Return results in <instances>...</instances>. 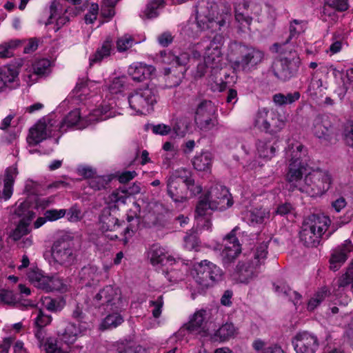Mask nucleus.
<instances>
[{
    "instance_id": "obj_1",
    "label": "nucleus",
    "mask_w": 353,
    "mask_h": 353,
    "mask_svg": "<svg viewBox=\"0 0 353 353\" xmlns=\"http://www.w3.org/2000/svg\"><path fill=\"white\" fill-rule=\"evenodd\" d=\"M195 11L196 24L201 30L223 32L229 26L230 13H218V6L214 1L200 0L195 7Z\"/></svg>"
},
{
    "instance_id": "obj_2",
    "label": "nucleus",
    "mask_w": 353,
    "mask_h": 353,
    "mask_svg": "<svg viewBox=\"0 0 353 353\" xmlns=\"http://www.w3.org/2000/svg\"><path fill=\"white\" fill-rule=\"evenodd\" d=\"M228 56L234 70L250 72L257 68L263 61V51L252 46L232 42L229 46Z\"/></svg>"
},
{
    "instance_id": "obj_3",
    "label": "nucleus",
    "mask_w": 353,
    "mask_h": 353,
    "mask_svg": "<svg viewBox=\"0 0 353 353\" xmlns=\"http://www.w3.org/2000/svg\"><path fill=\"white\" fill-rule=\"evenodd\" d=\"M288 183L292 190L296 188L313 197L321 196L330 189L332 177L327 170L316 168L308 172L304 179L302 175L296 182Z\"/></svg>"
},
{
    "instance_id": "obj_4",
    "label": "nucleus",
    "mask_w": 353,
    "mask_h": 353,
    "mask_svg": "<svg viewBox=\"0 0 353 353\" xmlns=\"http://www.w3.org/2000/svg\"><path fill=\"white\" fill-rule=\"evenodd\" d=\"M274 48L276 52L282 54V57L274 61L272 68L274 76L281 80L287 81L294 77L299 70L301 59L297 52L287 46L286 43H276Z\"/></svg>"
},
{
    "instance_id": "obj_5",
    "label": "nucleus",
    "mask_w": 353,
    "mask_h": 353,
    "mask_svg": "<svg viewBox=\"0 0 353 353\" xmlns=\"http://www.w3.org/2000/svg\"><path fill=\"white\" fill-rule=\"evenodd\" d=\"M306 148L299 142L289 141L285 149V159L289 161L288 168L285 176L288 183H294L303 173L308 171L307 163Z\"/></svg>"
},
{
    "instance_id": "obj_6",
    "label": "nucleus",
    "mask_w": 353,
    "mask_h": 353,
    "mask_svg": "<svg viewBox=\"0 0 353 353\" xmlns=\"http://www.w3.org/2000/svg\"><path fill=\"white\" fill-rule=\"evenodd\" d=\"M268 245L263 243L256 249L254 258L251 260L241 261L233 273V278L242 283H248L256 278L261 264L264 263L268 252Z\"/></svg>"
},
{
    "instance_id": "obj_7",
    "label": "nucleus",
    "mask_w": 353,
    "mask_h": 353,
    "mask_svg": "<svg viewBox=\"0 0 353 353\" xmlns=\"http://www.w3.org/2000/svg\"><path fill=\"white\" fill-rule=\"evenodd\" d=\"M196 274L194 281L198 285L197 288L192 293L194 299L196 293H201L204 290L212 286L215 282L221 280L222 270L213 263L203 260L194 265Z\"/></svg>"
},
{
    "instance_id": "obj_8",
    "label": "nucleus",
    "mask_w": 353,
    "mask_h": 353,
    "mask_svg": "<svg viewBox=\"0 0 353 353\" xmlns=\"http://www.w3.org/2000/svg\"><path fill=\"white\" fill-rule=\"evenodd\" d=\"M92 303L95 307H103L108 311H123L128 305L120 290L111 285L101 289L93 297Z\"/></svg>"
},
{
    "instance_id": "obj_9",
    "label": "nucleus",
    "mask_w": 353,
    "mask_h": 353,
    "mask_svg": "<svg viewBox=\"0 0 353 353\" xmlns=\"http://www.w3.org/2000/svg\"><path fill=\"white\" fill-rule=\"evenodd\" d=\"M157 102V90L148 86L136 89L128 96L129 105L137 114L150 113Z\"/></svg>"
},
{
    "instance_id": "obj_10",
    "label": "nucleus",
    "mask_w": 353,
    "mask_h": 353,
    "mask_svg": "<svg viewBox=\"0 0 353 353\" xmlns=\"http://www.w3.org/2000/svg\"><path fill=\"white\" fill-rule=\"evenodd\" d=\"M51 255L57 263L62 265H71L76 259L72 238L65 234L55 240L51 248Z\"/></svg>"
},
{
    "instance_id": "obj_11",
    "label": "nucleus",
    "mask_w": 353,
    "mask_h": 353,
    "mask_svg": "<svg viewBox=\"0 0 353 353\" xmlns=\"http://www.w3.org/2000/svg\"><path fill=\"white\" fill-rule=\"evenodd\" d=\"M185 172V168L177 169L167 179L168 194L176 203H183L188 200V192L183 185Z\"/></svg>"
},
{
    "instance_id": "obj_12",
    "label": "nucleus",
    "mask_w": 353,
    "mask_h": 353,
    "mask_svg": "<svg viewBox=\"0 0 353 353\" xmlns=\"http://www.w3.org/2000/svg\"><path fill=\"white\" fill-rule=\"evenodd\" d=\"M223 43V36L222 34L217 33L205 48L204 60L212 70H220L222 68L223 54L221 48Z\"/></svg>"
},
{
    "instance_id": "obj_13",
    "label": "nucleus",
    "mask_w": 353,
    "mask_h": 353,
    "mask_svg": "<svg viewBox=\"0 0 353 353\" xmlns=\"http://www.w3.org/2000/svg\"><path fill=\"white\" fill-rule=\"evenodd\" d=\"M205 196L209 198L212 210H224L233 204L229 190L222 185L212 187Z\"/></svg>"
},
{
    "instance_id": "obj_14",
    "label": "nucleus",
    "mask_w": 353,
    "mask_h": 353,
    "mask_svg": "<svg viewBox=\"0 0 353 353\" xmlns=\"http://www.w3.org/2000/svg\"><path fill=\"white\" fill-rule=\"evenodd\" d=\"M55 121L49 119L48 122L39 121L30 130L27 138L30 145H35L48 137L55 136L57 130L54 126Z\"/></svg>"
},
{
    "instance_id": "obj_15",
    "label": "nucleus",
    "mask_w": 353,
    "mask_h": 353,
    "mask_svg": "<svg viewBox=\"0 0 353 353\" xmlns=\"http://www.w3.org/2000/svg\"><path fill=\"white\" fill-rule=\"evenodd\" d=\"M292 344L296 353H315L319 345L317 337L307 332L297 333Z\"/></svg>"
},
{
    "instance_id": "obj_16",
    "label": "nucleus",
    "mask_w": 353,
    "mask_h": 353,
    "mask_svg": "<svg viewBox=\"0 0 353 353\" xmlns=\"http://www.w3.org/2000/svg\"><path fill=\"white\" fill-rule=\"evenodd\" d=\"M274 117L275 114L274 112L270 113L266 108L260 109L254 119V126L267 132L276 133L284 127L285 122L283 120L278 119V123H276L275 125L271 124L268 119L274 120Z\"/></svg>"
},
{
    "instance_id": "obj_17",
    "label": "nucleus",
    "mask_w": 353,
    "mask_h": 353,
    "mask_svg": "<svg viewBox=\"0 0 353 353\" xmlns=\"http://www.w3.org/2000/svg\"><path fill=\"white\" fill-rule=\"evenodd\" d=\"M55 123L57 122L55 121ZM90 124L88 116L82 117L79 110L74 109L70 112L61 122L54 123V126L57 132L63 133L73 126H77V128L81 129Z\"/></svg>"
},
{
    "instance_id": "obj_18",
    "label": "nucleus",
    "mask_w": 353,
    "mask_h": 353,
    "mask_svg": "<svg viewBox=\"0 0 353 353\" xmlns=\"http://www.w3.org/2000/svg\"><path fill=\"white\" fill-rule=\"evenodd\" d=\"M207 316L205 310H199L190 317L189 321L185 324L184 327L190 333L205 336L208 334Z\"/></svg>"
},
{
    "instance_id": "obj_19",
    "label": "nucleus",
    "mask_w": 353,
    "mask_h": 353,
    "mask_svg": "<svg viewBox=\"0 0 353 353\" xmlns=\"http://www.w3.org/2000/svg\"><path fill=\"white\" fill-rule=\"evenodd\" d=\"M239 229L235 227L224 238L225 248L221 252V256L224 263H230L241 252V246L237 238L236 237L235 232Z\"/></svg>"
},
{
    "instance_id": "obj_20",
    "label": "nucleus",
    "mask_w": 353,
    "mask_h": 353,
    "mask_svg": "<svg viewBox=\"0 0 353 353\" xmlns=\"http://www.w3.org/2000/svg\"><path fill=\"white\" fill-rule=\"evenodd\" d=\"M85 331L86 329L82 325L68 322L63 329L57 332V335L64 344L70 347L79 337L84 335Z\"/></svg>"
},
{
    "instance_id": "obj_21",
    "label": "nucleus",
    "mask_w": 353,
    "mask_h": 353,
    "mask_svg": "<svg viewBox=\"0 0 353 353\" xmlns=\"http://www.w3.org/2000/svg\"><path fill=\"white\" fill-rule=\"evenodd\" d=\"M353 252V244L350 240H345L343 244L332 251L330 262V268L337 270L347 260L350 252Z\"/></svg>"
},
{
    "instance_id": "obj_22",
    "label": "nucleus",
    "mask_w": 353,
    "mask_h": 353,
    "mask_svg": "<svg viewBox=\"0 0 353 353\" xmlns=\"http://www.w3.org/2000/svg\"><path fill=\"white\" fill-rule=\"evenodd\" d=\"M34 336L38 341V345L46 353H70V351L65 350L57 345V340L54 337H46V333L42 328L37 327L34 332Z\"/></svg>"
},
{
    "instance_id": "obj_23",
    "label": "nucleus",
    "mask_w": 353,
    "mask_h": 353,
    "mask_svg": "<svg viewBox=\"0 0 353 353\" xmlns=\"http://www.w3.org/2000/svg\"><path fill=\"white\" fill-rule=\"evenodd\" d=\"M332 122L327 115L320 114L313 120L312 131L319 139H327L332 133Z\"/></svg>"
},
{
    "instance_id": "obj_24",
    "label": "nucleus",
    "mask_w": 353,
    "mask_h": 353,
    "mask_svg": "<svg viewBox=\"0 0 353 353\" xmlns=\"http://www.w3.org/2000/svg\"><path fill=\"white\" fill-rule=\"evenodd\" d=\"M330 222V218L327 216L323 214H312L305 219L303 223L322 237L325 234Z\"/></svg>"
},
{
    "instance_id": "obj_25",
    "label": "nucleus",
    "mask_w": 353,
    "mask_h": 353,
    "mask_svg": "<svg viewBox=\"0 0 353 353\" xmlns=\"http://www.w3.org/2000/svg\"><path fill=\"white\" fill-rule=\"evenodd\" d=\"M148 258L153 265L172 264L174 259L164 249L158 245H153L148 251Z\"/></svg>"
},
{
    "instance_id": "obj_26",
    "label": "nucleus",
    "mask_w": 353,
    "mask_h": 353,
    "mask_svg": "<svg viewBox=\"0 0 353 353\" xmlns=\"http://www.w3.org/2000/svg\"><path fill=\"white\" fill-rule=\"evenodd\" d=\"M101 274L97 267L89 265L83 267L79 272V279L85 286L94 285L99 283Z\"/></svg>"
},
{
    "instance_id": "obj_27",
    "label": "nucleus",
    "mask_w": 353,
    "mask_h": 353,
    "mask_svg": "<svg viewBox=\"0 0 353 353\" xmlns=\"http://www.w3.org/2000/svg\"><path fill=\"white\" fill-rule=\"evenodd\" d=\"M155 70L152 65H148L143 63H134L128 69V74L132 79L137 81H142L148 78Z\"/></svg>"
},
{
    "instance_id": "obj_28",
    "label": "nucleus",
    "mask_w": 353,
    "mask_h": 353,
    "mask_svg": "<svg viewBox=\"0 0 353 353\" xmlns=\"http://www.w3.org/2000/svg\"><path fill=\"white\" fill-rule=\"evenodd\" d=\"M270 216V211L266 208H254L248 211L245 216L248 223L254 226L265 223L269 220Z\"/></svg>"
},
{
    "instance_id": "obj_29",
    "label": "nucleus",
    "mask_w": 353,
    "mask_h": 353,
    "mask_svg": "<svg viewBox=\"0 0 353 353\" xmlns=\"http://www.w3.org/2000/svg\"><path fill=\"white\" fill-rule=\"evenodd\" d=\"M27 279L35 288L44 291L47 288V281H49V276L38 268H30L27 272Z\"/></svg>"
},
{
    "instance_id": "obj_30",
    "label": "nucleus",
    "mask_w": 353,
    "mask_h": 353,
    "mask_svg": "<svg viewBox=\"0 0 353 353\" xmlns=\"http://www.w3.org/2000/svg\"><path fill=\"white\" fill-rule=\"evenodd\" d=\"M113 50L114 45L112 41L111 38L108 37L103 42L101 46L97 50L95 53L90 56L89 59L90 65L101 62L103 59L108 57Z\"/></svg>"
},
{
    "instance_id": "obj_31",
    "label": "nucleus",
    "mask_w": 353,
    "mask_h": 353,
    "mask_svg": "<svg viewBox=\"0 0 353 353\" xmlns=\"http://www.w3.org/2000/svg\"><path fill=\"white\" fill-rule=\"evenodd\" d=\"M32 74L28 75L30 81H34L37 77L48 75L50 73V61L47 59L35 61L31 67Z\"/></svg>"
},
{
    "instance_id": "obj_32",
    "label": "nucleus",
    "mask_w": 353,
    "mask_h": 353,
    "mask_svg": "<svg viewBox=\"0 0 353 353\" xmlns=\"http://www.w3.org/2000/svg\"><path fill=\"white\" fill-rule=\"evenodd\" d=\"M61 6L57 0H53L50 6V17L46 22V24H51L54 21H57V25L61 26L65 25L68 21L69 18L65 14L61 15Z\"/></svg>"
},
{
    "instance_id": "obj_33",
    "label": "nucleus",
    "mask_w": 353,
    "mask_h": 353,
    "mask_svg": "<svg viewBox=\"0 0 353 353\" xmlns=\"http://www.w3.org/2000/svg\"><path fill=\"white\" fill-rule=\"evenodd\" d=\"M321 238L318 233L303 223L302 230L300 232V239L305 245L316 247L319 244Z\"/></svg>"
},
{
    "instance_id": "obj_34",
    "label": "nucleus",
    "mask_w": 353,
    "mask_h": 353,
    "mask_svg": "<svg viewBox=\"0 0 353 353\" xmlns=\"http://www.w3.org/2000/svg\"><path fill=\"white\" fill-rule=\"evenodd\" d=\"M235 327L232 323H226L221 326L210 338L213 341L224 342L233 337L235 334Z\"/></svg>"
},
{
    "instance_id": "obj_35",
    "label": "nucleus",
    "mask_w": 353,
    "mask_h": 353,
    "mask_svg": "<svg viewBox=\"0 0 353 353\" xmlns=\"http://www.w3.org/2000/svg\"><path fill=\"white\" fill-rule=\"evenodd\" d=\"M112 312L107 315L100 325L101 330L114 329L120 325L123 321L124 318L121 314L122 311H111Z\"/></svg>"
},
{
    "instance_id": "obj_36",
    "label": "nucleus",
    "mask_w": 353,
    "mask_h": 353,
    "mask_svg": "<svg viewBox=\"0 0 353 353\" xmlns=\"http://www.w3.org/2000/svg\"><path fill=\"white\" fill-rule=\"evenodd\" d=\"M256 150L259 157L270 160L275 154L276 147L269 141L259 140L256 143Z\"/></svg>"
},
{
    "instance_id": "obj_37",
    "label": "nucleus",
    "mask_w": 353,
    "mask_h": 353,
    "mask_svg": "<svg viewBox=\"0 0 353 353\" xmlns=\"http://www.w3.org/2000/svg\"><path fill=\"white\" fill-rule=\"evenodd\" d=\"M212 163V155L210 152H204L196 154L192 159L194 168L199 171L208 170Z\"/></svg>"
},
{
    "instance_id": "obj_38",
    "label": "nucleus",
    "mask_w": 353,
    "mask_h": 353,
    "mask_svg": "<svg viewBox=\"0 0 353 353\" xmlns=\"http://www.w3.org/2000/svg\"><path fill=\"white\" fill-rule=\"evenodd\" d=\"M215 108L211 101L203 100L197 106L195 112L194 120H198L206 117H213Z\"/></svg>"
},
{
    "instance_id": "obj_39",
    "label": "nucleus",
    "mask_w": 353,
    "mask_h": 353,
    "mask_svg": "<svg viewBox=\"0 0 353 353\" xmlns=\"http://www.w3.org/2000/svg\"><path fill=\"white\" fill-rule=\"evenodd\" d=\"M275 292L279 295H283L289 298L294 304L296 305L301 299V295L295 291H292L288 285L285 283H281L278 285H274Z\"/></svg>"
},
{
    "instance_id": "obj_40",
    "label": "nucleus",
    "mask_w": 353,
    "mask_h": 353,
    "mask_svg": "<svg viewBox=\"0 0 353 353\" xmlns=\"http://www.w3.org/2000/svg\"><path fill=\"white\" fill-rule=\"evenodd\" d=\"M340 74L341 81L339 83L340 94H345L347 91L353 90V68H349L345 72Z\"/></svg>"
},
{
    "instance_id": "obj_41",
    "label": "nucleus",
    "mask_w": 353,
    "mask_h": 353,
    "mask_svg": "<svg viewBox=\"0 0 353 353\" xmlns=\"http://www.w3.org/2000/svg\"><path fill=\"white\" fill-rule=\"evenodd\" d=\"M14 214L21 217V220L27 221H30L34 217V213L30 210L29 203L25 201L16 203Z\"/></svg>"
},
{
    "instance_id": "obj_42",
    "label": "nucleus",
    "mask_w": 353,
    "mask_h": 353,
    "mask_svg": "<svg viewBox=\"0 0 353 353\" xmlns=\"http://www.w3.org/2000/svg\"><path fill=\"white\" fill-rule=\"evenodd\" d=\"M190 125V120L186 117H180L175 119L174 124L172 125V130L176 136L183 137Z\"/></svg>"
},
{
    "instance_id": "obj_43",
    "label": "nucleus",
    "mask_w": 353,
    "mask_h": 353,
    "mask_svg": "<svg viewBox=\"0 0 353 353\" xmlns=\"http://www.w3.org/2000/svg\"><path fill=\"white\" fill-rule=\"evenodd\" d=\"M18 71L14 66L6 65L0 70V81L5 85H8L12 83L18 77Z\"/></svg>"
},
{
    "instance_id": "obj_44",
    "label": "nucleus",
    "mask_w": 353,
    "mask_h": 353,
    "mask_svg": "<svg viewBox=\"0 0 353 353\" xmlns=\"http://www.w3.org/2000/svg\"><path fill=\"white\" fill-rule=\"evenodd\" d=\"M306 28H307V22L305 21L294 19L290 23V36H289L288 39L283 43H287V46H290L291 48H293L291 45L289 44L290 39H291L292 37H294L299 35L301 33L304 32L305 30H306Z\"/></svg>"
},
{
    "instance_id": "obj_45",
    "label": "nucleus",
    "mask_w": 353,
    "mask_h": 353,
    "mask_svg": "<svg viewBox=\"0 0 353 353\" xmlns=\"http://www.w3.org/2000/svg\"><path fill=\"white\" fill-rule=\"evenodd\" d=\"M299 98L300 93L299 92L288 93L286 95L282 93H278L273 96V101L278 105H285L292 104V103L298 101Z\"/></svg>"
},
{
    "instance_id": "obj_46",
    "label": "nucleus",
    "mask_w": 353,
    "mask_h": 353,
    "mask_svg": "<svg viewBox=\"0 0 353 353\" xmlns=\"http://www.w3.org/2000/svg\"><path fill=\"white\" fill-rule=\"evenodd\" d=\"M100 223L101 228L103 232L114 231L119 227L118 219L110 213L101 216Z\"/></svg>"
},
{
    "instance_id": "obj_47",
    "label": "nucleus",
    "mask_w": 353,
    "mask_h": 353,
    "mask_svg": "<svg viewBox=\"0 0 353 353\" xmlns=\"http://www.w3.org/2000/svg\"><path fill=\"white\" fill-rule=\"evenodd\" d=\"M128 197L124 189H117L108 196L107 201L109 204L119 207L121 205L125 204Z\"/></svg>"
},
{
    "instance_id": "obj_48",
    "label": "nucleus",
    "mask_w": 353,
    "mask_h": 353,
    "mask_svg": "<svg viewBox=\"0 0 353 353\" xmlns=\"http://www.w3.org/2000/svg\"><path fill=\"white\" fill-rule=\"evenodd\" d=\"M88 119L89 123L91 124L94 121H104L112 117L108 105L102 106L100 108L94 110L89 114Z\"/></svg>"
},
{
    "instance_id": "obj_49",
    "label": "nucleus",
    "mask_w": 353,
    "mask_h": 353,
    "mask_svg": "<svg viewBox=\"0 0 353 353\" xmlns=\"http://www.w3.org/2000/svg\"><path fill=\"white\" fill-rule=\"evenodd\" d=\"M164 0H150L143 11L144 17L148 19L154 18L158 16V9L163 8Z\"/></svg>"
},
{
    "instance_id": "obj_50",
    "label": "nucleus",
    "mask_w": 353,
    "mask_h": 353,
    "mask_svg": "<svg viewBox=\"0 0 353 353\" xmlns=\"http://www.w3.org/2000/svg\"><path fill=\"white\" fill-rule=\"evenodd\" d=\"M184 184L186 191L188 190L192 196L200 194L202 191V187L196 183L194 179L192 178L190 172L186 169L184 177Z\"/></svg>"
},
{
    "instance_id": "obj_51",
    "label": "nucleus",
    "mask_w": 353,
    "mask_h": 353,
    "mask_svg": "<svg viewBox=\"0 0 353 353\" xmlns=\"http://www.w3.org/2000/svg\"><path fill=\"white\" fill-rule=\"evenodd\" d=\"M137 43L132 36L124 34L117 39L116 48L118 52H123L132 48Z\"/></svg>"
},
{
    "instance_id": "obj_52",
    "label": "nucleus",
    "mask_w": 353,
    "mask_h": 353,
    "mask_svg": "<svg viewBox=\"0 0 353 353\" xmlns=\"http://www.w3.org/2000/svg\"><path fill=\"white\" fill-rule=\"evenodd\" d=\"M329 294V291L326 288H323L317 291L314 296L309 300L307 303V310H314Z\"/></svg>"
},
{
    "instance_id": "obj_53",
    "label": "nucleus",
    "mask_w": 353,
    "mask_h": 353,
    "mask_svg": "<svg viewBox=\"0 0 353 353\" xmlns=\"http://www.w3.org/2000/svg\"><path fill=\"white\" fill-rule=\"evenodd\" d=\"M41 302L44 308L52 312L61 311L64 306V303L62 301L49 296L42 298Z\"/></svg>"
},
{
    "instance_id": "obj_54",
    "label": "nucleus",
    "mask_w": 353,
    "mask_h": 353,
    "mask_svg": "<svg viewBox=\"0 0 353 353\" xmlns=\"http://www.w3.org/2000/svg\"><path fill=\"white\" fill-rule=\"evenodd\" d=\"M46 292L61 291L64 292L67 290V285L63 280L57 276H49V281H47Z\"/></svg>"
},
{
    "instance_id": "obj_55",
    "label": "nucleus",
    "mask_w": 353,
    "mask_h": 353,
    "mask_svg": "<svg viewBox=\"0 0 353 353\" xmlns=\"http://www.w3.org/2000/svg\"><path fill=\"white\" fill-rule=\"evenodd\" d=\"M30 221L20 220L17 228L13 230L10 236L15 241L20 240L23 236L30 232L28 228Z\"/></svg>"
},
{
    "instance_id": "obj_56",
    "label": "nucleus",
    "mask_w": 353,
    "mask_h": 353,
    "mask_svg": "<svg viewBox=\"0 0 353 353\" xmlns=\"http://www.w3.org/2000/svg\"><path fill=\"white\" fill-rule=\"evenodd\" d=\"M20 43L19 41L13 40L0 45V58H9L13 56L14 50Z\"/></svg>"
},
{
    "instance_id": "obj_57",
    "label": "nucleus",
    "mask_w": 353,
    "mask_h": 353,
    "mask_svg": "<svg viewBox=\"0 0 353 353\" xmlns=\"http://www.w3.org/2000/svg\"><path fill=\"white\" fill-rule=\"evenodd\" d=\"M109 181L104 176H94L88 179V185L94 190H100L106 187Z\"/></svg>"
},
{
    "instance_id": "obj_58",
    "label": "nucleus",
    "mask_w": 353,
    "mask_h": 353,
    "mask_svg": "<svg viewBox=\"0 0 353 353\" xmlns=\"http://www.w3.org/2000/svg\"><path fill=\"white\" fill-rule=\"evenodd\" d=\"M208 210H212V207L211 206V203L209 201V198H207L205 195V196L199 201L196 205V219L203 218L205 215L207 214Z\"/></svg>"
},
{
    "instance_id": "obj_59",
    "label": "nucleus",
    "mask_w": 353,
    "mask_h": 353,
    "mask_svg": "<svg viewBox=\"0 0 353 353\" xmlns=\"http://www.w3.org/2000/svg\"><path fill=\"white\" fill-rule=\"evenodd\" d=\"M52 321V316L43 313L41 310L37 312L34 320V325L37 327L43 328L49 325Z\"/></svg>"
},
{
    "instance_id": "obj_60",
    "label": "nucleus",
    "mask_w": 353,
    "mask_h": 353,
    "mask_svg": "<svg viewBox=\"0 0 353 353\" xmlns=\"http://www.w3.org/2000/svg\"><path fill=\"white\" fill-rule=\"evenodd\" d=\"M149 306L153 307L152 310V316L154 318H159L161 316L163 306V296H159L156 300L150 301Z\"/></svg>"
},
{
    "instance_id": "obj_61",
    "label": "nucleus",
    "mask_w": 353,
    "mask_h": 353,
    "mask_svg": "<svg viewBox=\"0 0 353 353\" xmlns=\"http://www.w3.org/2000/svg\"><path fill=\"white\" fill-rule=\"evenodd\" d=\"M195 122L198 127L204 131L211 130L216 124V120L213 119V117H206L202 119L195 120Z\"/></svg>"
},
{
    "instance_id": "obj_62",
    "label": "nucleus",
    "mask_w": 353,
    "mask_h": 353,
    "mask_svg": "<svg viewBox=\"0 0 353 353\" xmlns=\"http://www.w3.org/2000/svg\"><path fill=\"white\" fill-rule=\"evenodd\" d=\"M235 19L243 28L250 29L252 18L243 12L235 11Z\"/></svg>"
},
{
    "instance_id": "obj_63",
    "label": "nucleus",
    "mask_w": 353,
    "mask_h": 353,
    "mask_svg": "<svg viewBox=\"0 0 353 353\" xmlns=\"http://www.w3.org/2000/svg\"><path fill=\"white\" fill-rule=\"evenodd\" d=\"M119 0H103L102 14L105 17H112L114 15V7Z\"/></svg>"
},
{
    "instance_id": "obj_64",
    "label": "nucleus",
    "mask_w": 353,
    "mask_h": 353,
    "mask_svg": "<svg viewBox=\"0 0 353 353\" xmlns=\"http://www.w3.org/2000/svg\"><path fill=\"white\" fill-rule=\"evenodd\" d=\"M343 139L346 145L353 148V122L346 125L343 132Z\"/></svg>"
}]
</instances>
